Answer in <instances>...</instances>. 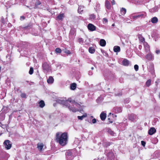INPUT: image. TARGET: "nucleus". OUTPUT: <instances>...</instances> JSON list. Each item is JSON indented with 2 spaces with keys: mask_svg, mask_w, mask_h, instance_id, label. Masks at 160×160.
<instances>
[{
  "mask_svg": "<svg viewBox=\"0 0 160 160\" xmlns=\"http://www.w3.org/2000/svg\"><path fill=\"white\" fill-rule=\"evenodd\" d=\"M57 102L63 105V106L67 108L70 111L72 112H75L77 111V109H76L72 104H75L76 106L79 107L80 105L75 102V100L71 98H69L68 100H64L62 99H58Z\"/></svg>",
  "mask_w": 160,
  "mask_h": 160,
  "instance_id": "nucleus-1",
  "label": "nucleus"
},
{
  "mask_svg": "<svg viewBox=\"0 0 160 160\" xmlns=\"http://www.w3.org/2000/svg\"><path fill=\"white\" fill-rule=\"evenodd\" d=\"M68 135L66 132L62 133L61 132H58L56 134V140L57 142L61 146L66 145L68 141Z\"/></svg>",
  "mask_w": 160,
  "mask_h": 160,
  "instance_id": "nucleus-2",
  "label": "nucleus"
},
{
  "mask_svg": "<svg viewBox=\"0 0 160 160\" xmlns=\"http://www.w3.org/2000/svg\"><path fill=\"white\" fill-rule=\"evenodd\" d=\"M146 15V12H143L134 13L131 15V17L133 19L136 20L138 18H144Z\"/></svg>",
  "mask_w": 160,
  "mask_h": 160,
  "instance_id": "nucleus-3",
  "label": "nucleus"
},
{
  "mask_svg": "<svg viewBox=\"0 0 160 160\" xmlns=\"http://www.w3.org/2000/svg\"><path fill=\"white\" fill-rule=\"evenodd\" d=\"M43 70L44 73H47L51 71L50 66L46 62H44L42 65Z\"/></svg>",
  "mask_w": 160,
  "mask_h": 160,
  "instance_id": "nucleus-4",
  "label": "nucleus"
},
{
  "mask_svg": "<svg viewBox=\"0 0 160 160\" xmlns=\"http://www.w3.org/2000/svg\"><path fill=\"white\" fill-rule=\"evenodd\" d=\"M105 154L107 156L108 159L110 160H112L114 159V155L111 150H106Z\"/></svg>",
  "mask_w": 160,
  "mask_h": 160,
  "instance_id": "nucleus-5",
  "label": "nucleus"
},
{
  "mask_svg": "<svg viewBox=\"0 0 160 160\" xmlns=\"http://www.w3.org/2000/svg\"><path fill=\"white\" fill-rule=\"evenodd\" d=\"M4 147L7 149H10L12 147V144L9 140H6L3 142Z\"/></svg>",
  "mask_w": 160,
  "mask_h": 160,
  "instance_id": "nucleus-6",
  "label": "nucleus"
},
{
  "mask_svg": "<svg viewBox=\"0 0 160 160\" xmlns=\"http://www.w3.org/2000/svg\"><path fill=\"white\" fill-rule=\"evenodd\" d=\"M146 58L149 61H153L154 59L153 55L150 52L146 56Z\"/></svg>",
  "mask_w": 160,
  "mask_h": 160,
  "instance_id": "nucleus-7",
  "label": "nucleus"
},
{
  "mask_svg": "<svg viewBox=\"0 0 160 160\" xmlns=\"http://www.w3.org/2000/svg\"><path fill=\"white\" fill-rule=\"evenodd\" d=\"M128 119L129 120L133 121L137 119L136 115L134 114H131L128 115Z\"/></svg>",
  "mask_w": 160,
  "mask_h": 160,
  "instance_id": "nucleus-8",
  "label": "nucleus"
},
{
  "mask_svg": "<svg viewBox=\"0 0 160 160\" xmlns=\"http://www.w3.org/2000/svg\"><path fill=\"white\" fill-rule=\"evenodd\" d=\"M96 27L91 23H89L88 25V29L91 31H94L96 30Z\"/></svg>",
  "mask_w": 160,
  "mask_h": 160,
  "instance_id": "nucleus-9",
  "label": "nucleus"
},
{
  "mask_svg": "<svg viewBox=\"0 0 160 160\" xmlns=\"http://www.w3.org/2000/svg\"><path fill=\"white\" fill-rule=\"evenodd\" d=\"M65 17L64 14L63 13H60L58 16L56 17V20H61L62 21L63 18Z\"/></svg>",
  "mask_w": 160,
  "mask_h": 160,
  "instance_id": "nucleus-10",
  "label": "nucleus"
},
{
  "mask_svg": "<svg viewBox=\"0 0 160 160\" xmlns=\"http://www.w3.org/2000/svg\"><path fill=\"white\" fill-rule=\"evenodd\" d=\"M156 131L155 128L153 127L149 129L148 133L150 135H152L156 132Z\"/></svg>",
  "mask_w": 160,
  "mask_h": 160,
  "instance_id": "nucleus-11",
  "label": "nucleus"
},
{
  "mask_svg": "<svg viewBox=\"0 0 160 160\" xmlns=\"http://www.w3.org/2000/svg\"><path fill=\"white\" fill-rule=\"evenodd\" d=\"M143 45L146 51L147 52L150 51L148 43L147 42H143Z\"/></svg>",
  "mask_w": 160,
  "mask_h": 160,
  "instance_id": "nucleus-12",
  "label": "nucleus"
},
{
  "mask_svg": "<svg viewBox=\"0 0 160 160\" xmlns=\"http://www.w3.org/2000/svg\"><path fill=\"white\" fill-rule=\"evenodd\" d=\"M113 110L116 113H119L122 111V108L121 107H118L114 108Z\"/></svg>",
  "mask_w": 160,
  "mask_h": 160,
  "instance_id": "nucleus-13",
  "label": "nucleus"
},
{
  "mask_svg": "<svg viewBox=\"0 0 160 160\" xmlns=\"http://www.w3.org/2000/svg\"><path fill=\"white\" fill-rule=\"evenodd\" d=\"M100 117L102 120H104L106 117V113L104 112H102L100 115Z\"/></svg>",
  "mask_w": 160,
  "mask_h": 160,
  "instance_id": "nucleus-14",
  "label": "nucleus"
},
{
  "mask_svg": "<svg viewBox=\"0 0 160 160\" xmlns=\"http://www.w3.org/2000/svg\"><path fill=\"white\" fill-rule=\"evenodd\" d=\"M47 82L49 84H52L54 82V79L52 76L49 77L48 78L47 80Z\"/></svg>",
  "mask_w": 160,
  "mask_h": 160,
  "instance_id": "nucleus-15",
  "label": "nucleus"
},
{
  "mask_svg": "<svg viewBox=\"0 0 160 160\" xmlns=\"http://www.w3.org/2000/svg\"><path fill=\"white\" fill-rule=\"evenodd\" d=\"M158 22V19L156 17L152 18V19H151V22L152 23H154V24L156 23H157Z\"/></svg>",
  "mask_w": 160,
  "mask_h": 160,
  "instance_id": "nucleus-16",
  "label": "nucleus"
},
{
  "mask_svg": "<svg viewBox=\"0 0 160 160\" xmlns=\"http://www.w3.org/2000/svg\"><path fill=\"white\" fill-rule=\"evenodd\" d=\"M100 44L102 47L105 46L106 45V42L105 40L103 39H101L100 41Z\"/></svg>",
  "mask_w": 160,
  "mask_h": 160,
  "instance_id": "nucleus-17",
  "label": "nucleus"
},
{
  "mask_svg": "<svg viewBox=\"0 0 160 160\" xmlns=\"http://www.w3.org/2000/svg\"><path fill=\"white\" fill-rule=\"evenodd\" d=\"M105 6L106 8L108 9H111V4L110 2L106 0L105 2Z\"/></svg>",
  "mask_w": 160,
  "mask_h": 160,
  "instance_id": "nucleus-18",
  "label": "nucleus"
},
{
  "mask_svg": "<svg viewBox=\"0 0 160 160\" xmlns=\"http://www.w3.org/2000/svg\"><path fill=\"white\" fill-rule=\"evenodd\" d=\"M113 50L115 52H119L120 51V47L118 46H115L113 48Z\"/></svg>",
  "mask_w": 160,
  "mask_h": 160,
  "instance_id": "nucleus-19",
  "label": "nucleus"
},
{
  "mask_svg": "<svg viewBox=\"0 0 160 160\" xmlns=\"http://www.w3.org/2000/svg\"><path fill=\"white\" fill-rule=\"evenodd\" d=\"M122 64L123 65L125 66H128L129 64V61L127 59H124L122 62Z\"/></svg>",
  "mask_w": 160,
  "mask_h": 160,
  "instance_id": "nucleus-20",
  "label": "nucleus"
},
{
  "mask_svg": "<svg viewBox=\"0 0 160 160\" xmlns=\"http://www.w3.org/2000/svg\"><path fill=\"white\" fill-rule=\"evenodd\" d=\"M66 155L67 156L68 158V157H73V154L72 152V151H69L67 152L66 153Z\"/></svg>",
  "mask_w": 160,
  "mask_h": 160,
  "instance_id": "nucleus-21",
  "label": "nucleus"
},
{
  "mask_svg": "<svg viewBox=\"0 0 160 160\" xmlns=\"http://www.w3.org/2000/svg\"><path fill=\"white\" fill-rule=\"evenodd\" d=\"M88 51L90 53L92 54L94 53L95 50L93 47H91L89 48Z\"/></svg>",
  "mask_w": 160,
  "mask_h": 160,
  "instance_id": "nucleus-22",
  "label": "nucleus"
},
{
  "mask_svg": "<svg viewBox=\"0 0 160 160\" xmlns=\"http://www.w3.org/2000/svg\"><path fill=\"white\" fill-rule=\"evenodd\" d=\"M107 130L108 133L111 135L114 136V134H115L114 132L110 128H108Z\"/></svg>",
  "mask_w": 160,
  "mask_h": 160,
  "instance_id": "nucleus-23",
  "label": "nucleus"
},
{
  "mask_svg": "<svg viewBox=\"0 0 160 160\" xmlns=\"http://www.w3.org/2000/svg\"><path fill=\"white\" fill-rule=\"evenodd\" d=\"M39 106L41 108H43L45 105L44 102L43 100L40 101L39 102Z\"/></svg>",
  "mask_w": 160,
  "mask_h": 160,
  "instance_id": "nucleus-24",
  "label": "nucleus"
},
{
  "mask_svg": "<svg viewBox=\"0 0 160 160\" xmlns=\"http://www.w3.org/2000/svg\"><path fill=\"white\" fill-rule=\"evenodd\" d=\"M76 84L73 83L71 84L70 86V89L72 90H75L76 88Z\"/></svg>",
  "mask_w": 160,
  "mask_h": 160,
  "instance_id": "nucleus-25",
  "label": "nucleus"
},
{
  "mask_svg": "<svg viewBox=\"0 0 160 160\" xmlns=\"http://www.w3.org/2000/svg\"><path fill=\"white\" fill-rule=\"evenodd\" d=\"M84 9V7L82 6H79L78 7V12L80 13H82V12H83Z\"/></svg>",
  "mask_w": 160,
  "mask_h": 160,
  "instance_id": "nucleus-26",
  "label": "nucleus"
},
{
  "mask_svg": "<svg viewBox=\"0 0 160 160\" xmlns=\"http://www.w3.org/2000/svg\"><path fill=\"white\" fill-rule=\"evenodd\" d=\"M120 12L122 15H124L126 13V10L124 8H122L120 10Z\"/></svg>",
  "mask_w": 160,
  "mask_h": 160,
  "instance_id": "nucleus-27",
  "label": "nucleus"
},
{
  "mask_svg": "<svg viewBox=\"0 0 160 160\" xmlns=\"http://www.w3.org/2000/svg\"><path fill=\"white\" fill-rule=\"evenodd\" d=\"M87 116L86 114H85L82 116H78V119L82 120L84 118L86 117Z\"/></svg>",
  "mask_w": 160,
  "mask_h": 160,
  "instance_id": "nucleus-28",
  "label": "nucleus"
},
{
  "mask_svg": "<svg viewBox=\"0 0 160 160\" xmlns=\"http://www.w3.org/2000/svg\"><path fill=\"white\" fill-rule=\"evenodd\" d=\"M89 18L91 20H94L96 18V16L94 14H92L89 15Z\"/></svg>",
  "mask_w": 160,
  "mask_h": 160,
  "instance_id": "nucleus-29",
  "label": "nucleus"
},
{
  "mask_svg": "<svg viewBox=\"0 0 160 160\" xmlns=\"http://www.w3.org/2000/svg\"><path fill=\"white\" fill-rule=\"evenodd\" d=\"M43 147V144L41 143L40 144H38V148L40 150H42Z\"/></svg>",
  "mask_w": 160,
  "mask_h": 160,
  "instance_id": "nucleus-30",
  "label": "nucleus"
},
{
  "mask_svg": "<svg viewBox=\"0 0 160 160\" xmlns=\"http://www.w3.org/2000/svg\"><path fill=\"white\" fill-rule=\"evenodd\" d=\"M78 42L81 44H83L84 42L83 39L82 38H79Z\"/></svg>",
  "mask_w": 160,
  "mask_h": 160,
  "instance_id": "nucleus-31",
  "label": "nucleus"
},
{
  "mask_svg": "<svg viewBox=\"0 0 160 160\" xmlns=\"http://www.w3.org/2000/svg\"><path fill=\"white\" fill-rule=\"evenodd\" d=\"M103 24L105 25H107L108 22V20L106 18H104L102 20Z\"/></svg>",
  "mask_w": 160,
  "mask_h": 160,
  "instance_id": "nucleus-32",
  "label": "nucleus"
},
{
  "mask_svg": "<svg viewBox=\"0 0 160 160\" xmlns=\"http://www.w3.org/2000/svg\"><path fill=\"white\" fill-rule=\"evenodd\" d=\"M151 80L149 79L147 80V81L146 82V85L148 87H149L150 86L151 83Z\"/></svg>",
  "mask_w": 160,
  "mask_h": 160,
  "instance_id": "nucleus-33",
  "label": "nucleus"
},
{
  "mask_svg": "<svg viewBox=\"0 0 160 160\" xmlns=\"http://www.w3.org/2000/svg\"><path fill=\"white\" fill-rule=\"evenodd\" d=\"M103 98L102 97H100L98 98L96 100V101L98 103H100L102 100Z\"/></svg>",
  "mask_w": 160,
  "mask_h": 160,
  "instance_id": "nucleus-34",
  "label": "nucleus"
},
{
  "mask_svg": "<svg viewBox=\"0 0 160 160\" xmlns=\"http://www.w3.org/2000/svg\"><path fill=\"white\" fill-rule=\"evenodd\" d=\"M96 11H97L100 8V4H97L95 8H94Z\"/></svg>",
  "mask_w": 160,
  "mask_h": 160,
  "instance_id": "nucleus-35",
  "label": "nucleus"
},
{
  "mask_svg": "<svg viewBox=\"0 0 160 160\" xmlns=\"http://www.w3.org/2000/svg\"><path fill=\"white\" fill-rule=\"evenodd\" d=\"M138 38L139 40L142 42H145L144 40H145V39H144V38L143 37H142L141 35L140 36H139L138 37Z\"/></svg>",
  "mask_w": 160,
  "mask_h": 160,
  "instance_id": "nucleus-36",
  "label": "nucleus"
},
{
  "mask_svg": "<svg viewBox=\"0 0 160 160\" xmlns=\"http://www.w3.org/2000/svg\"><path fill=\"white\" fill-rule=\"evenodd\" d=\"M103 145L106 147H108L110 146L111 144V143L110 142H105L103 143Z\"/></svg>",
  "mask_w": 160,
  "mask_h": 160,
  "instance_id": "nucleus-37",
  "label": "nucleus"
},
{
  "mask_svg": "<svg viewBox=\"0 0 160 160\" xmlns=\"http://www.w3.org/2000/svg\"><path fill=\"white\" fill-rule=\"evenodd\" d=\"M33 72V69L32 67H31L30 68L29 71V73L30 74L32 75V74Z\"/></svg>",
  "mask_w": 160,
  "mask_h": 160,
  "instance_id": "nucleus-38",
  "label": "nucleus"
},
{
  "mask_svg": "<svg viewBox=\"0 0 160 160\" xmlns=\"http://www.w3.org/2000/svg\"><path fill=\"white\" fill-rule=\"evenodd\" d=\"M55 51L57 53H60L61 52V50L59 48H56L55 49Z\"/></svg>",
  "mask_w": 160,
  "mask_h": 160,
  "instance_id": "nucleus-39",
  "label": "nucleus"
},
{
  "mask_svg": "<svg viewBox=\"0 0 160 160\" xmlns=\"http://www.w3.org/2000/svg\"><path fill=\"white\" fill-rule=\"evenodd\" d=\"M21 96L22 98H26V94L25 93H22L21 94Z\"/></svg>",
  "mask_w": 160,
  "mask_h": 160,
  "instance_id": "nucleus-40",
  "label": "nucleus"
},
{
  "mask_svg": "<svg viewBox=\"0 0 160 160\" xmlns=\"http://www.w3.org/2000/svg\"><path fill=\"white\" fill-rule=\"evenodd\" d=\"M2 117V118L1 119L2 120H3L5 118V115L3 113H1L0 114V117Z\"/></svg>",
  "mask_w": 160,
  "mask_h": 160,
  "instance_id": "nucleus-41",
  "label": "nucleus"
},
{
  "mask_svg": "<svg viewBox=\"0 0 160 160\" xmlns=\"http://www.w3.org/2000/svg\"><path fill=\"white\" fill-rule=\"evenodd\" d=\"M134 68L136 71H137L138 70V66L137 65H135L134 66Z\"/></svg>",
  "mask_w": 160,
  "mask_h": 160,
  "instance_id": "nucleus-42",
  "label": "nucleus"
},
{
  "mask_svg": "<svg viewBox=\"0 0 160 160\" xmlns=\"http://www.w3.org/2000/svg\"><path fill=\"white\" fill-rule=\"evenodd\" d=\"M141 143L142 145L144 147L145 146V144H146V142L145 141H142L141 142Z\"/></svg>",
  "mask_w": 160,
  "mask_h": 160,
  "instance_id": "nucleus-43",
  "label": "nucleus"
},
{
  "mask_svg": "<svg viewBox=\"0 0 160 160\" xmlns=\"http://www.w3.org/2000/svg\"><path fill=\"white\" fill-rule=\"evenodd\" d=\"M65 52V53H66L68 54H71V52L68 50H66Z\"/></svg>",
  "mask_w": 160,
  "mask_h": 160,
  "instance_id": "nucleus-44",
  "label": "nucleus"
},
{
  "mask_svg": "<svg viewBox=\"0 0 160 160\" xmlns=\"http://www.w3.org/2000/svg\"><path fill=\"white\" fill-rule=\"evenodd\" d=\"M40 4H41L40 2L39 1H38L35 3V5L38 6V5H40Z\"/></svg>",
  "mask_w": 160,
  "mask_h": 160,
  "instance_id": "nucleus-45",
  "label": "nucleus"
},
{
  "mask_svg": "<svg viewBox=\"0 0 160 160\" xmlns=\"http://www.w3.org/2000/svg\"><path fill=\"white\" fill-rule=\"evenodd\" d=\"M155 52L157 54H158L160 53V50H156Z\"/></svg>",
  "mask_w": 160,
  "mask_h": 160,
  "instance_id": "nucleus-46",
  "label": "nucleus"
},
{
  "mask_svg": "<svg viewBox=\"0 0 160 160\" xmlns=\"http://www.w3.org/2000/svg\"><path fill=\"white\" fill-rule=\"evenodd\" d=\"M56 66L57 67V68H59V69H60L61 68V66L60 65V64H57L56 65Z\"/></svg>",
  "mask_w": 160,
  "mask_h": 160,
  "instance_id": "nucleus-47",
  "label": "nucleus"
},
{
  "mask_svg": "<svg viewBox=\"0 0 160 160\" xmlns=\"http://www.w3.org/2000/svg\"><path fill=\"white\" fill-rule=\"evenodd\" d=\"M92 121L93 123H95L96 122V120L95 118L93 119Z\"/></svg>",
  "mask_w": 160,
  "mask_h": 160,
  "instance_id": "nucleus-48",
  "label": "nucleus"
},
{
  "mask_svg": "<svg viewBox=\"0 0 160 160\" xmlns=\"http://www.w3.org/2000/svg\"><path fill=\"white\" fill-rule=\"evenodd\" d=\"M88 74L90 75H92L93 74V73L91 71H89Z\"/></svg>",
  "mask_w": 160,
  "mask_h": 160,
  "instance_id": "nucleus-49",
  "label": "nucleus"
},
{
  "mask_svg": "<svg viewBox=\"0 0 160 160\" xmlns=\"http://www.w3.org/2000/svg\"><path fill=\"white\" fill-rule=\"evenodd\" d=\"M112 4V5H113L115 4V2L114 0H112V1L111 2Z\"/></svg>",
  "mask_w": 160,
  "mask_h": 160,
  "instance_id": "nucleus-50",
  "label": "nucleus"
},
{
  "mask_svg": "<svg viewBox=\"0 0 160 160\" xmlns=\"http://www.w3.org/2000/svg\"><path fill=\"white\" fill-rule=\"evenodd\" d=\"M22 19H24V16H21V17H20V19L21 20H22Z\"/></svg>",
  "mask_w": 160,
  "mask_h": 160,
  "instance_id": "nucleus-51",
  "label": "nucleus"
},
{
  "mask_svg": "<svg viewBox=\"0 0 160 160\" xmlns=\"http://www.w3.org/2000/svg\"><path fill=\"white\" fill-rule=\"evenodd\" d=\"M112 117H113L114 118V117H115V118H116V117H117V115H115L113 114H112Z\"/></svg>",
  "mask_w": 160,
  "mask_h": 160,
  "instance_id": "nucleus-52",
  "label": "nucleus"
},
{
  "mask_svg": "<svg viewBox=\"0 0 160 160\" xmlns=\"http://www.w3.org/2000/svg\"><path fill=\"white\" fill-rule=\"evenodd\" d=\"M32 34L33 35H34V36H37V35H38V33H32Z\"/></svg>",
  "mask_w": 160,
  "mask_h": 160,
  "instance_id": "nucleus-53",
  "label": "nucleus"
},
{
  "mask_svg": "<svg viewBox=\"0 0 160 160\" xmlns=\"http://www.w3.org/2000/svg\"><path fill=\"white\" fill-rule=\"evenodd\" d=\"M108 120L110 122L112 123V121H110V118H108Z\"/></svg>",
  "mask_w": 160,
  "mask_h": 160,
  "instance_id": "nucleus-54",
  "label": "nucleus"
},
{
  "mask_svg": "<svg viewBox=\"0 0 160 160\" xmlns=\"http://www.w3.org/2000/svg\"><path fill=\"white\" fill-rule=\"evenodd\" d=\"M25 0H20V1L22 2H24L25 1Z\"/></svg>",
  "mask_w": 160,
  "mask_h": 160,
  "instance_id": "nucleus-55",
  "label": "nucleus"
},
{
  "mask_svg": "<svg viewBox=\"0 0 160 160\" xmlns=\"http://www.w3.org/2000/svg\"><path fill=\"white\" fill-rule=\"evenodd\" d=\"M129 101H130V100H129V99H128V100H127V101L126 102H127V103H128V102H129Z\"/></svg>",
  "mask_w": 160,
  "mask_h": 160,
  "instance_id": "nucleus-56",
  "label": "nucleus"
},
{
  "mask_svg": "<svg viewBox=\"0 0 160 160\" xmlns=\"http://www.w3.org/2000/svg\"><path fill=\"white\" fill-rule=\"evenodd\" d=\"M91 69H92V70L93 69H94V68H93V67H92V68H91Z\"/></svg>",
  "mask_w": 160,
  "mask_h": 160,
  "instance_id": "nucleus-57",
  "label": "nucleus"
},
{
  "mask_svg": "<svg viewBox=\"0 0 160 160\" xmlns=\"http://www.w3.org/2000/svg\"><path fill=\"white\" fill-rule=\"evenodd\" d=\"M114 25H114V24H112V26H114Z\"/></svg>",
  "mask_w": 160,
  "mask_h": 160,
  "instance_id": "nucleus-58",
  "label": "nucleus"
},
{
  "mask_svg": "<svg viewBox=\"0 0 160 160\" xmlns=\"http://www.w3.org/2000/svg\"><path fill=\"white\" fill-rule=\"evenodd\" d=\"M141 47V46H139V48H141V47Z\"/></svg>",
  "mask_w": 160,
  "mask_h": 160,
  "instance_id": "nucleus-59",
  "label": "nucleus"
},
{
  "mask_svg": "<svg viewBox=\"0 0 160 160\" xmlns=\"http://www.w3.org/2000/svg\"><path fill=\"white\" fill-rule=\"evenodd\" d=\"M141 47V46H139V48H141V47Z\"/></svg>",
  "mask_w": 160,
  "mask_h": 160,
  "instance_id": "nucleus-60",
  "label": "nucleus"
},
{
  "mask_svg": "<svg viewBox=\"0 0 160 160\" xmlns=\"http://www.w3.org/2000/svg\"><path fill=\"white\" fill-rule=\"evenodd\" d=\"M111 113H110V114H109V115H111Z\"/></svg>",
  "mask_w": 160,
  "mask_h": 160,
  "instance_id": "nucleus-61",
  "label": "nucleus"
},
{
  "mask_svg": "<svg viewBox=\"0 0 160 160\" xmlns=\"http://www.w3.org/2000/svg\"><path fill=\"white\" fill-rule=\"evenodd\" d=\"M159 97H160V95H159Z\"/></svg>",
  "mask_w": 160,
  "mask_h": 160,
  "instance_id": "nucleus-62",
  "label": "nucleus"
}]
</instances>
